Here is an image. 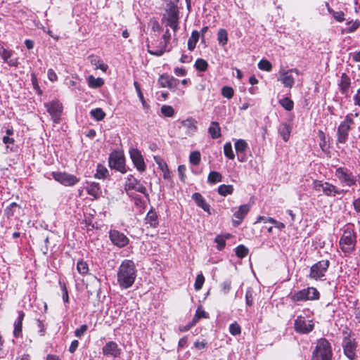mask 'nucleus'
Segmentation results:
<instances>
[{"mask_svg":"<svg viewBox=\"0 0 360 360\" xmlns=\"http://www.w3.org/2000/svg\"><path fill=\"white\" fill-rule=\"evenodd\" d=\"M137 276V270L135 263L131 259H124L122 262L117 273V281L122 289L131 288Z\"/></svg>","mask_w":360,"mask_h":360,"instance_id":"obj_1","label":"nucleus"},{"mask_svg":"<svg viewBox=\"0 0 360 360\" xmlns=\"http://www.w3.org/2000/svg\"><path fill=\"white\" fill-rule=\"evenodd\" d=\"M356 243V235L353 225H347L342 235L340 237L339 245L340 248L345 256L351 255L355 250Z\"/></svg>","mask_w":360,"mask_h":360,"instance_id":"obj_2","label":"nucleus"},{"mask_svg":"<svg viewBox=\"0 0 360 360\" xmlns=\"http://www.w3.org/2000/svg\"><path fill=\"white\" fill-rule=\"evenodd\" d=\"M332 347L328 340L323 338L319 339L312 352L311 360H332Z\"/></svg>","mask_w":360,"mask_h":360,"instance_id":"obj_3","label":"nucleus"},{"mask_svg":"<svg viewBox=\"0 0 360 360\" xmlns=\"http://www.w3.org/2000/svg\"><path fill=\"white\" fill-rule=\"evenodd\" d=\"M342 347L343 354L349 360H355L357 357L356 352L358 342L352 332L343 331Z\"/></svg>","mask_w":360,"mask_h":360,"instance_id":"obj_4","label":"nucleus"},{"mask_svg":"<svg viewBox=\"0 0 360 360\" xmlns=\"http://www.w3.org/2000/svg\"><path fill=\"white\" fill-rule=\"evenodd\" d=\"M312 189L317 193L322 192L323 195L328 197H334L336 195L345 193L344 190H339L335 185L323 180H314Z\"/></svg>","mask_w":360,"mask_h":360,"instance_id":"obj_5","label":"nucleus"},{"mask_svg":"<svg viewBox=\"0 0 360 360\" xmlns=\"http://www.w3.org/2000/svg\"><path fill=\"white\" fill-rule=\"evenodd\" d=\"M288 297L293 302L307 300H317L320 297V293L316 288L313 287H308L294 292H290L288 295Z\"/></svg>","mask_w":360,"mask_h":360,"instance_id":"obj_6","label":"nucleus"},{"mask_svg":"<svg viewBox=\"0 0 360 360\" xmlns=\"http://www.w3.org/2000/svg\"><path fill=\"white\" fill-rule=\"evenodd\" d=\"M124 188L129 197L133 196V191L143 194L146 198H148L149 196L148 193H147L146 188L139 180L135 178L132 174H129L126 178V181L124 184Z\"/></svg>","mask_w":360,"mask_h":360,"instance_id":"obj_7","label":"nucleus"},{"mask_svg":"<svg viewBox=\"0 0 360 360\" xmlns=\"http://www.w3.org/2000/svg\"><path fill=\"white\" fill-rule=\"evenodd\" d=\"M335 176L342 186L351 187L356 184V177L347 167H338L335 169Z\"/></svg>","mask_w":360,"mask_h":360,"instance_id":"obj_8","label":"nucleus"},{"mask_svg":"<svg viewBox=\"0 0 360 360\" xmlns=\"http://www.w3.org/2000/svg\"><path fill=\"white\" fill-rule=\"evenodd\" d=\"M108 164L111 169L119 171L122 174H125L127 171L125 165V158L122 152L112 151L110 154Z\"/></svg>","mask_w":360,"mask_h":360,"instance_id":"obj_9","label":"nucleus"},{"mask_svg":"<svg viewBox=\"0 0 360 360\" xmlns=\"http://www.w3.org/2000/svg\"><path fill=\"white\" fill-rule=\"evenodd\" d=\"M51 174L55 181L65 186H74L79 181V178L67 172H52Z\"/></svg>","mask_w":360,"mask_h":360,"instance_id":"obj_10","label":"nucleus"},{"mask_svg":"<svg viewBox=\"0 0 360 360\" xmlns=\"http://www.w3.org/2000/svg\"><path fill=\"white\" fill-rule=\"evenodd\" d=\"M171 39V34L169 29H166L165 33L162 35L163 41L160 43V46L156 49H152L148 45V51L150 54L161 56L165 51H170L171 48H168L169 41Z\"/></svg>","mask_w":360,"mask_h":360,"instance_id":"obj_11","label":"nucleus"},{"mask_svg":"<svg viewBox=\"0 0 360 360\" xmlns=\"http://www.w3.org/2000/svg\"><path fill=\"white\" fill-rule=\"evenodd\" d=\"M330 265V262L328 259L321 260L311 266L310 269L309 277L311 278L319 280L325 276Z\"/></svg>","mask_w":360,"mask_h":360,"instance_id":"obj_12","label":"nucleus"},{"mask_svg":"<svg viewBox=\"0 0 360 360\" xmlns=\"http://www.w3.org/2000/svg\"><path fill=\"white\" fill-rule=\"evenodd\" d=\"M314 323L312 320H306L305 317L298 316L295 320V330L300 334H308L314 330Z\"/></svg>","mask_w":360,"mask_h":360,"instance_id":"obj_13","label":"nucleus"},{"mask_svg":"<svg viewBox=\"0 0 360 360\" xmlns=\"http://www.w3.org/2000/svg\"><path fill=\"white\" fill-rule=\"evenodd\" d=\"M47 112L51 116L54 123L58 124L60 121V116L63 112V105L57 100L44 103Z\"/></svg>","mask_w":360,"mask_h":360,"instance_id":"obj_14","label":"nucleus"},{"mask_svg":"<svg viewBox=\"0 0 360 360\" xmlns=\"http://www.w3.org/2000/svg\"><path fill=\"white\" fill-rule=\"evenodd\" d=\"M109 238L111 243L119 248H124L129 243V239L127 236L116 229L109 231Z\"/></svg>","mask_w":360,"mask_h":360,"instance_id":"obj_15","label":"nucleus"},{"mask_svg":"<svg viewBox=\"0 0 360 360\" xmlns=\"http://www.w3.org/2000/svg\"><path fill=\"white\" fill-rule=\"evenodd\" d=\"M130 158L136 169L143 172L146 170V166L143 155L139 150L131 148L129 149Z\"/></svg>","mask_w":360,"mask_h":360,"instance_id":"obj_16","label":"nucleus"},{"mask_svg":"<svg viewBox=\"0 0 360 360\" xmlns=\"http://www.w3.org/2000/svg\"><path fill=\"white\" fill-rule=\"evenodd\" d=\"M352 85V81L349 75L343 72L341 74L340 79L338 82V86L339 91L345 98L350 97V88Z\"/></svg>","mask_w":360,"mask_h":360,"instance_id":"obj_17","label":"nucleus"},{"mask_svg":"<svg viewBox=\"0 0 360 360\" xmlns=\"http://www.w3.org/2000/svg\"><path fill=\"white\" fill-rule=\"evenodd\" d=\"M176 2L170 1L167 4L165 12L163 19L166 20V22L179 20V11Z\"/></svg>","mask_w":360,"mask_h":360,"instance_id":"obj_18","label":"nucleus"},{"mask_svg":"<svg viewBox=\"0 0 360 360\" xmlns=\"http://www.w3.org/2000/svg\"><path fill=\"white\" fill-rule=\"evenodd\" d=\"M14 51L7 49L0 43V57L3 61L7 63L10 67H18V58L13 57Z\"/></svg>","mask_w":360,"mask_h":360,"instance_id":"obj_19","label":"nucleus"},{"mask_svg":"<svg viewBox=\"0 0 360 360\" xmlns=\"http://www.w3.org/2000/svg\"><path fill=\"white\" fill-rule=\"evenodd\" d=\"M180 81L178 79L167 74L162 75L158 79V84L161 87L168 88L172 91H175Z\"/></svg>","mask_w":360,"mask_h":360,"instance_id":"obj_20","label":"nucleus"},{"mask_svg":"<svg viewBox=\"0 0 360 360\" xmlns=\"http://www.w3.org/2000/svg\"><path fill=\"white\" fill-rule=\"evenodd\" d=\"M102 353L105 356L117 358L120 356L122 349L119 347L117 342L114 341H108L103 347Z\"/></svg>","mask_w":360,"mask_h":360,"instance_id":"obj_21","label":"nucleus"},{"mask_svg":"<svg viewBox=\"0 0 360 360\" xmlns=\"http://www.w3.org/2000/svg\"><path fill=\"white\" fill-rule=\"evenodd\" d=\"M234 145L237 159L240 162H245L247 160L245 150L248 147V143L243 139H238L236 141Z\"/></svg>","mask_w":360,"mask_h":360,"instance_id":"obj_22","label":"nucleus"},{"mask_svg":"<svg viewBox=\"0 0 360 360\" xmlns=\"http://www.w3.org/2000/svg\"><path fill=\"white\" fill-rule=\"evenodd\" d=\"M352 129L340 122L337 130V143H345L347 141L349 132Z\"/></svg>","mask_w":360,"mask_h":360,"instance_id":"obj_23","label":"nucleus"},{"mask_svg":"<svg viewBox=\"0 0 360 360\" xmlns=\"http://www.w3.org/2000/svg\"><path fill=\"white\" fill-rule=\"evenodd\" d=\"M86 184V191L87 193L94 197V199H98L102 193L99 184L96 182H87Z\"/></svg>","mask_w":360,"mask_h":360,"instance_id":"obj_24","label":"nucleus"},{"mask_svg":"<svg viewBox=\"0 0 360 360\" xmlns=\"http://www.w3.org/2000/svg\"><path fill=\"white\" fill-rule=\"evenodd\" d=\"M181 124L186 129V134L188 136L193 135L197 131V122L193 117H189L181 121Z\"/></svg>","mask_w":360,"mask_h":360,"instance_id":"obj_25","label":"nucleus"},{"mask_svg":"<svg viewBox=\"0 0 360 360\" xmlns=\"http://www.w3.org/2000/svg\"><path fill=\"white\" fill-rule=\"evenodd\" d=\"M192 199L199 207L205 212L210 213V205L206 202L205 198L200 193H194L192 195Z\"/></svg>","mask_w":360,"mask_h":360,"instance_id":"obj_26","label":"nucleus"},{"mask_svg":"<svg viewBox=\"0 0 360 360\" xmlns=\"http://www.w3.org/2000/svg\"><path fill=\"white\" fill-rule=\"evenodd\" d=\"M247 212L248 205H243L240 207L239 210L233 214V224L235 226H238L241 223Z\"/></svg>","mask_w":360,"mask_h":360,"instance_id":"obj_27","label":"nucleus"},{"mask_svg":"<svg viewBox=\"0 0 360 360\" xmlns=\"http://www.w3.org/2000/svg\"><path fill=\"white\" fill-rule=\"evenodd\" d=\"M90 63L92 65L95 66L96 70H101L103 72H106L108 65L103 63V60L101 59L98 56L91 55L89 57Z\"/></svg>","mask_w":360,"mask_h":360,"instance_id":"obj_28","label":"nucleus"},{"mask_svg":"<svg viewBox=\"0 0 360 360\" xmlns=\"http://www.w3.org/2000/svg\"><path fill=\"white\" fill-rule=\"evenodd\" d=\"M25 316V314L23 311H18V316L17 320L14 323V330L13 335L15 338L20 337L22 333V321Z\"/></svg>","mask_w":360,"mask_h":360,"instance_id":"obj_29","label":"nucleus"},{"mask_svg":"<svg viewBox=\"0 0 360 360\" xmlns=\"http://www.w3.org/2000/svg\"><path fill=\"white\" fill-rule=\"evenodd\" d=\"M145 219L146 224H150L153 228H156L159 224L158 214L153 208L149 210Z\"/></svg>","mask_w":360,"mask_h":360,"instance_id":"obj_30","label":"nucleus"},{"mask_svg":"<svg viewBox=\"0 0 360 360\" xmlns=\"http://www.w3.org/2000/svg\"><path fill=\"white\" fill-rule=\"evenodd\" d=\"M208 133L213 139H217L221 137V128L217 122H212L210 127L208 128Z\"/></svg>","mask_w":360,"mask_h":360,"instance_id":"obj_31","label":"nucleus"},{"mask_svg":"<svg viewBox=\"0 0 360 360\" xmlns=\"http://www.w3.org/2000/svg\"><path fill=\"white\" fill-rule=\"evenodd\" d=\"M291 129V127L286 122H283L279 125L278 132L284 141H287L289 139Z\"/></svg>","mask_w":360,"mask_h":360,"instance_id":"obj_32","label":"nucleus"},{"mask_svg":"<svg viewBox=\"0 0 360 360\" xmlns=\"http://www.w3.org/2000/svg\"><path fill=\"white\" fill-rule=\"evenodd\" d=\"M88 86L91 89H97L104 84V79L101 77H94L93 75H89L86 78Z\"/></svg>","mask_w":360,"mask_h":360,"instance_id":"obj_33","label":"nucleus"},{"mask_svg":"<svg viewBox=\"0 0 360 360\" xmlns=\"http://www.w3.org/2000/svg\"><path fill=\"white\" fill-rule=\"evenodd\" d=\"M278 80L281 81L284 86L288 88H292L295 84L294 78L292 76L288 75V72L282 73Z\"/></svg>","mask_w":360,"mask_h":360,"instance_id":"obj_34","label":"nucleus"},{"mask_svg":"<svg viewBox=\"0 0 360 360\" xmlns=\"http://www.w3.org/2000/svg\"><path fill=\"white\" fill-rule=\"evenodd\" d=\"M261 221H263L264 224L269 222L271 224H275V226L278 229H283L285 227V225L283 223L278 222L271 217H259L254 222V225H256Z\"/></svg>","mask_w":360,"mask_h":360,"instance_id":"obj_35","label":"nucleus"},{"mask_svg":"<svg viewBox=\"0 0 360 360\" xmlns=\"http://www.w3.org/2000/svg\"><path fill=\"white\" fill-rule=\"evenodd\" d=\"M200 34L197 30H193L188 40V49L193 51L199 39Z\"/></svg>","mask_w":360,"mask_h":360,"instance_id":"obj_36","label":"nucleus"},{"mask_svg":"<svg viewBox=\"0 0 360 360\" xmlns=\"http://www.w3.org/2000/svg\"><path fill=\"white\" fill-rule=\"evenodd\" d=\"M156 163L158 165L159 168L163 172V178L165 179H169L170 178V172L168 169V166L167 163L163 161L162 160H157L156 158H155Z\"/></svg>","mask_w":360,"mask_h":360,"instance_id":"obj_37","label":"nucleus"},{"mask_svg":"<svg viewBox=\"0 0 360 360\" xmlns=\"http://www.w3.org/2000/svg\"><path fill=\"white\" fill-rule=\"evenodd\" d=\"M217 192L221 196H226L233 193V187L232 185L221 184L218 187Z\"/></svg>","mask_w":360,"mask_h":360,"instance_id":"obj_38","label":"nucleus"},{"mask_svg":"<svg viewBox=\"0 0 360 360\" xmlns=\"http://www.w3.org/2000/svg\"><path fill=\"white\" fill-rule=\"evenodd\" d=\"M108 176V170L101 164H98L96 168V172L94 174L96 179H105Z\"/></svg>","mask_w":360,"mask_h":360,"instance_id":"obj_39","label":"nucleus"},{"mask_svg":"<svg viewBox=\"0 0 360 360\" xmlns=\"http://www.w3.org/2000/svg\"><path fill=\"white\" fill-rule=\"evenodd\" d=\"M90 115L96 121H101L105 118V113L101 108H97L90 111Z\"/></svg>","mask_w":360,"mask_h":360,"instance_id":"obj_40","label":"nucleus"},{"mask_svg":"<svg viewBox=\"0 0 360 360\" xmlns=\"http://www.w3.org/2000/svg\"><path fill=\"white\" fill-rule=\"evenodd\" d=\"M222 181V175L215 171L210 172L207 176V181L211 184H216L217 182H221Z\"/></svg>","mask_w":360,"mask_h":360,"instance_id":"obj_41","label":"nucleus"},{"mask_svg":"<svg viewBox=\"0 0 360 360\" xmlns=\"http://www.w3.org/2000/svg\"><path fill=\"white\" fill-rule=\"evenodd\" d=\"M16 208H20V206L15 202H11L8 207H6L4 209V215L8 219H10L14 215Z\"/></svg>","mask_w":360,"mask_h":360,"instance_id":"obj_42","label":"nucleus"},{"mask_svg":"<svg viewBox=\"0 0 360 360\" xmlns=\"http://www.w3.org/2000/svg\"><path fill=\"white\" fill-rule=\"evenodd\" d=\"M279 104L286 110L290 111L294 108V102L288 97H285L279 100Z\"/></svg>","mask_w":360,"mask_h":360,"instance_id":"obj_43","label":"nucleus"},{"mask_svg":"<svg viewBox=\"0 0 360 360\" xmlns=\"http://www.w3.org/2000/svg\"><path fill=\"white\" fill-rule=\"evenodd\" d=\"M326 5L328 6V13L333 15V17L334 18V19H335V20H337L338 22H343L345 20V18H344L345 13L343 11H335L329 7L328 3L326 4Z\"/></svg>","mask_w":360,"mask_h":360,"instance_id":"obj_44","label":"nucleus"},{"mask_svg":"<svg viewBox=\"0 0 360 360\" xmlns=\"http://www.w3.org/2000/svg\"><path fill=\"white\" fill-rule=\"evenodd\" d=\"M201 161L200 153L198 150L193 151L189 155V162L193 165H198Z\"/></svg>","mask_w":360,"mask_h":360,"instance_id":"obj_45","label":"nucleus"},{"mask_svg":"<svg viewBox=\"0 0 360 360\" xmlns=\"http://www.w3.org/2000/svg\"><path fill=\"white\" fill-rule=\"evenodd\" d=\"M217 40L221 46H225L228 41V34L226 30L220 29L217 33Z\"/></svg>","mask_w":360,"mask_h":360,"instance_id":"obj_46","label":"nucleus"},{"mask_svg":"<svg viewBox=\"0 0 360 360\" xmlns=\"http://www.w3.org/2000/svg\"><path fill=\"white\" fill-rule=\"evenodd\" d=\"M229 235L222 236L217 235L214 239V242L217 244V249L219 250H222L226 246V240L229 238Z\"/></svg>","mask_w":360,"mask_h":360,"instance_id":"obj_47","label":"nucleus"},{"mask_svg":"<svg viewBox=\"0 0 360 360\" xmlns=\"http://www.w3.org/2000/svg\"><path fill=\"white\" fill-rule=\"evenodd\" d=\"M224 155L230 160H233L235 158V154L233 153L232 145L231 142H226L224 145Z\"/></svg>","mask_w":360,"mask_h":360,"instance_id":"obj_48","label":"nucleus"},{"mask_svg":"<svg viewBox=\"0 0 360 360\" xmlns=\"http://www.w3.org/2000/svg\"><path fill=\"white\" fill-rule=\"evenodd\" d=\"M195 69L200 72H205L208 68L207 62L202 58H198L194 65Z\"/></svg>","mask_w":360,"mask_h":360,"instance_id":"obj_49","label":"nucleus"},{"mask_svg":"<svg viewBox=\"0 0 360 360\" xmlns=\"http://www.w3.org/2000/svg\"><path fill=\"white\" fill-rule=\"evenodd\" d=\"M77 269L78 272L82 275L87 274L89 272V266L86 262L80 259L77 263Z\"/></svg>","mask_w":360,"mask_h":360,"instance_id":"obj_50","label":"nucleus"},{"mask_svg":"<svg viewBox=\"0 0 360 360\" xmlns=\"http://www.w3.org/2000/svg\"><path fill=\"white\" fill-rule=\"evenodd\" d=\"M162 114L167 117H172L174 115V110L172 106L163 105L160 108Z\"/></svg>","mask_w":360,"mask_h":360,"instance_id":"obj_51","label":"nucleus"},{"mask_svg":"<svg viewBox=\"0 0 360 360\" xmlns=\"http://www.w3.org/2000/svg\"><path fill=\"white\" fill-rule=\"evenodd\" d=\"M202 318L207 319L209 318V314L203 309H202L200 307H198L193 319V323H196L198 321V320Z\"/></svg>","mask_w":360,"mask_h":360,"instance_id":"obj_52","label":"nucleus"},{"mask_svg":"<svg viewBox=\"0 0 360 360\" xmlns=\"http://www.w3.org/2000/svg\"><path fill=\"white\" fill-rule=\"evenodd\" d=\"M358 115L359 114L357 112L355 114L349 113L345 116V120L341 122V123L345 124L346 126H349L350 129H352V125L354 124V117H357Z\"/></svg>","mask_w":360,"mask_h":360,"instance_id":"obj_53","label":"nucleus"},{"mask_svg":"<svg viewBox=\"0 0 360 360\" xmlns=\"http://www.w3.org/2000/svg\"><path fill=\"white\" fill-rule=\"evenodd\" d=\"M235 252L236 256L241 259L247 255L248 248L243 245H240L236 248Z\"/></svg>","mask_w":360,"mask_h":360,"instance_id":"obj_54","label":"nucleus"},{"mask_svg":"<svg viewBox=\"0 0 360 360\" xmlns=\"http://www.w3.org/2000/svg\"><path fill=\"white\" fill-rule=\"evenodd\" d=\"M258 68L262 70L269 72L272 69V65L268 60L262 59L259 62Z\"/></svg>","mask_w":360,"mask_h":360,"instance_id":"obj_55","label":"nucleus"},{"mask_svg":"<svg viewBox=\"0 0 360 360\" xmlns=\"http://www.w3.org/2000/svg\"><path fill=\"white\" fill-rule=\"evenodd\" d=\"M31 82H32V84L33 86L34 89L36 91V93L38 95H41L42 94V90L39 87V83H38V80H37V76H36V75L34 73H32L31 75Z\"/></svg>","mask_w":360,"mask_h":360,"instance_id":"obj_56","label":"nucleus"},{"mask_svg":"<svg viewBox=\"0 0 360 360\" xmlns=\"http://www.w3.org/2000/svg\"><path fill=\"white\" fill-rule=\"evenodd\" d=\"M59 284L60 285V288L62 290V298L65 303L69 302V297L67 287L65 283H62L61 281H59Z\"/></svg>","mask_w":360,"mask_h":360,"instance_id":"obj_57","label":"nucleus"},{"mask_svg":"<svg viewBox=\"0 0 360 360\" xmlns=\"http://www.w3.org/2000/svg\"><path fill=\"white\" fill-rule=\"evenodd\" d=\"M204 282H205V278H204L203 275L202 274H198L196 276L195 284H194L195 290H200L202 288Z\"/></svg>","mask_w":360,"mask_h":360,"instance_id":"obj_58","label":"nucleus"},{"mask_svg":"<svg viewBox=\"0 0 360 360\" xmlns=\"http://www.w3.org/2000/svg\"><path fill=\"white\" fill-rule=\"evenodd\" d=\"M221 95L229 99L231 98L233 96V89L228 86H225L221 89Z\"/></svg>","mask_w":360,"mask_h":360,"instance_id":"obj_59","label":"nucleus"},{"mask_svg":"<svg viewBox=\"0 0 360 360\" xmlns=\"http://www.w3.org/2000/svg\"><path fill=\"white\" fill-rule=\"evenodd\" d=\"M348 25L351 24V26H349L348 28L346 29V32L347 33H352L356 31L360 26V22L358 20H356L355 21H349L347 22Z\"/></svg>","mask_w":360,"mask_h":360,"instance_id":"obj_60","label":"nucleus"},{"mask_svg":"<svg viewBox=\"0 0 360 360\" xmlns=\"http://www.w3.org/2000/svg\"><path fill=\"white\" fill-rule=\"evenodd\" d=\"M229 332L233 335L240 333V327L237 323H231L229 326Z\"/></svg>","mask_w":360,"mask_h":360,"instance_id":"obj_61","label":"nucleus"},{"mask_svg":"<svg viewBox=\"0 0 360 360\" xmlns=\"http://www.w3.org/2000/svg\"><path fill=\"white\" fill-rule=\"evenodd\" d=\"M88 326L86 324L82 325L79 328H77L75 331V335L77 338H81L87 330Z\"/></svg>","mask_w":360,"mask_h":360,"instance_id":"obj_62","label":"nucleus"},{"mask_svg":"<svg viewBox=\"0 0 360 360\" xmlns=\"http://www.w3.org/2000/svg\"><path fill=\"white\" fill-rule=\"evenodd\" d=\"M353 101L355 105L360 107V88L357 89L353 96Z\"/></svg>","mask_w":360,"mask_h":360,"instance_id":"obj_63","label":"nucleus"},{"mask_svg":"<svg viewBox=\"0 0 360 360\" xmlns=\"http://www.w3.org/2000/svg\"><path fill=\"white\" fill-rule=\"evenodd\" d=\"M352 204L354 211L360 215V197L354 199Z\"/></svg>","mask_w":360,"mask_h":360,"instance_id":"obj_64","label":"nucleus"}]
</instances>
